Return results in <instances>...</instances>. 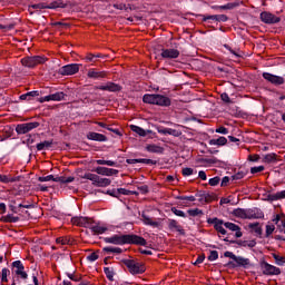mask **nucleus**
Segmentation results:
<instances>
[{
	"label": "nucleus",
	"mask_w": 285,
	"mask_h": 285,
	"mask_svg": "<svg viewBox=\"0 0 285 285\" xmlns=\"http://www.w3.org/2000/svg\"><path fill=\"white\" fill-rule=\"evenodd\" d=\"M104 243L114 244L115 246H126L127 244L135 246H148L146 238L137 234H115L110 237H105Z\"/></svg>",
	"instance_id": "f257e3e1"
},
{
	"label": "nucleus",
	"mask_w": 285,
	"mask_h": 285,
	"mask_svg": "<svg viewBox=\"0 0 285 285\" xmlns=\"http://www.w3.org/2000/svg\"><path fill=\"white\" fill-rule=\"evenodd\" d=\"M142 101L144 104L160 106L161 108H168L173 104L169 97L159 94H146L142 97Z\"/></svg>",
	"instance_id": "f03ea898"
},
{
	"label": "nucleus",
	"mask_w": 285,
	"mask_h": 285,
	"mask_svg": "<svg viewBox=\"0 0 285 285\" xmlns=\"http://www.w3.org/2000/svg\"><path fill=\"white\" fill-rule=\"evenodd\" d=\"M78 224L79 226H83L85 228H90V230L95 233V235H104V233L108 230V227L100 226L99 224L92 225L95 224V220L89 217H80L78 219Z\"/></svg>",
	"instance_id": "7ed1b4c3"
},
{
	"label": "nucleus",
	"mask_w": 285,
	"mask_h": 285,
	"mask_svg": "<svg viewBox=\"0 0 285 285\" xmlns=\"http://www.w3.org/2000/svg\"><path fill=\"white\" fill-rule=\"evenodd\" d=\"M81 179H89V181H92V186H96L97 188H106L112 184L110 178H101L99 175L91 173H86L81 176Z\"/></svg>",
	"instance_id": "20e7f679"
},
{
	"label": "nucleus",
	"mask_w": 285,
	"mask_h": 285,
	"mask_svg": "<svg viewBox=\"0 0 285 285\" xmlns=\"http://www.w3.org/2000/svg\"><path fill=\"white\" fill-rule=\"evenodd\" d=\"M121 263L126 266L131 275H142L146 273V266L132 259H122Z\"/></svg>",
	"instance_id": "39448f33"
},
{
	"label": "nucleus",
	"mask_w": 285,
	"mask_h": 285,
	"mask_svg": "<svg viewBox=\"0 0 285 285\" xmlns=\"http://www.w3.org/2000/svg\"><path fill=\"white\" fill-rule=\"evenodd\" d=\"M47 59L42 56H31V57H24L21 59V65L24 66V68H36V66H39L41 63H46Z\"/></svg>",
	"instance_id": "423d86ee"
},
{
	"label": "nucleus",
	"mask_w": 285,
	"mask_h": 285,
	"mask_svg": "<svg viewBox=\"0 0 285 285\" xmlns=\"http://www.w3.org/2000/svg\"><path fill=\"white\" fill-rule=\"evenodd\" d=\"M259 267L263 275H266L267 277H273V275H282V269H279V267H276L266 261H262L259 263Z\"/></svg>",
	"instance_id": "0eeeda50"
},
{
	"label": "nucleus",
	"mask_w": 285,
	"mask_h": 285,
	"mask_svg": "<svg viewBox=\"0 0 285 285\" xmlns=\"http://www.w3.org/2000/svg\"><path fill=\"white\" fill-rule=\"evenodd\" d=\"M227 266L232 268H245L248 269L253 267V263H250V258H245L244 256H236L235 261H229Z\"/></svg>",
	"instance_id": "6e6552de"
},
{
	"label": "nucleus",
	"mask_w": 285,
	"mask_h": 285,
	"mask_svg": "<svg viewBox=\"0 0 285 285\" xmlns=\"http://www.w3.org/2000/svg\"><path fill=\"white\" fill-rule=\"evenodd\" d=\"M41 124L39 121L23 122L16 126L17 135H28V132L39 128Z\"/></svg>",
	"instance_id": "1a4fd4ad"
},
{
	"label": "nucleus",
	"mask_w": 285,
	"mask_h": 285,
	"mask_svg": "<svg viewBox=\"0 0 285 285\" xmlns=\"http://www.w3.org/2000/svg\"><path fill=\"white\" fill-rule=\"evenodd\" d=\"M77 72H79V63H69V65L62 66L58 70V75H61L62 77L77 75Z\"/></svg>",
	"instance_id": "9d476101"
},
{
	"label": "nucleus",
	"mask_w": 285,
	"mask_h": 285,
	"mask_svg": "<svg viewBox=\"0 0 285 285\" xmlns=\"http://www.w3.org/2000/svg\"><path fill=\"white\" fill-rule=\"evenodd\" d=\"M95 90H104L106 92H121L122 87L119 83L108 81L106 85L95 86Z\"/></svg>",
	"instance_id": "9b49d317"
},
{
	"label": "nucleus",
	"mask_w": 285,
	"mask_h": 285,
	"mask_svg": "<svg viewBox=\"0 0 285 285\" xmlns=\"http://www.w3.org/2000/svg\"><path fill=\"white\" fill-rule=\"evenodd\" d=\"M261 21H263V23H266L267 26H274L275 23H279V21H282V18L268 11H263L261 12Z\"/></svg>",
	"instance_id": "f8f14e48"
},
{
	"label": "nucleus",
	"mask_w": 285,
	"mask_h": 285,
	"mask_svg": "<svg viewBox=\"0 0 285 285\" xmlns=\"http://www.w3.org/2000/svg\"><path fill=\"white\" fill-rule=\"evenodd\" d=\"M263 79H265V81H268L273 86H283V83L285 82L284 77L276 76L271 72H263Z\"/></svg>",
	"instance_id": "ddd939ff"
},
{
	"label": "nucleus",
	"mask_w": 285,
	"mask_h": 285,
	"mask_svg": "<svg viewBox=\"0 0 285 285\" xmlns=\"http://www.w3.org/2000/svg\"><path fill=\"white\" fill-rule=\"evenodd\" d=\"M203 18L204 22L213 23V21H217L218 23H226L228 21V16L226 14H213V16H204L199 14Z\"/></svg>",
	"instance_id": "4468645a"
},
{
	"label": "nucleus",
	"mask_w": 285,
	"mask_h": 285,
	"mask_svg": "<svg viewBox=\"0 0 285 285\" xmlns=\"http://www.w3.org/2000/svg\"><path fill=\"white\" fill-rule=\"evenodd\" d=\"M179 55L181 53L177 49H166V48L160 49L161 59H167V60L179 59Z\"/></svg>",
	"instance_id": "2eb2a0df"
},
{
	"label": "nucleus",
	"mask_w": 285,
	"mask_h": 285,
	"mask_svg": "<svg viewBox=\"0 0 285 285\" xmlns=\"http://www.w3.org/2000/svg\"><path fill=\"white\" fill-rule=\"evenodd\" d=\"M207 224H212L214 226V229L217 232V233H220V235H226V229L224 228V220L217 218V217H214V218H208L207 219Z\"/></svg>",
	"instance_id": "dca6fc26"
},
{
	"label": "nucleus",
	"mask_w": 285,
	"mask_h": 285,
	"mask_svg": "<svg viewBox=\"0 0 285 285\" xmlns=\"http://www.w3.org/2000/svg\"><path fill=\"white\" fill-rule=\"evenodd\" d=\"M92 173H96L97 175H102L104 177H112V175H119L118 169L101 166L94 168Z\"/></svg>",
	"instance_id": "f3484780"
},
{
	"label": "nucleus",
	"mask_w": 285,
	"mask_h": 285,
	"mask_svg": "<svg viewBox=\"0 0 285 285\" xmlns=\"http://www.w3.org/2000/svg\"><path fill=\"white\" fill-rule=\"evenodd\" d=\"M87 77L88 79H95V80L106 79V77H108V72L99 71L98 69L91 68L88 70Z\"/></svg>",
	"instance_id": "a211bd4d"
},
{
	"label": "nucleus",
	"mask_w": 285,
	"mask_h": 285,
	"mask_svg": "<svg viewBox=\"0 0 285 285\" xmlns=\"http://www.w3.org/2000/svg\"><path fill=\"white\" fill-rule=\"evenodd\" d=\"M224 226L228 230H232L233 233H235V237H237V238H239L244 235L242 233V227H239V225H236L235 223L227 222L224 224Z\"/></svg>",
	"instance_id": "6ab92c4d"
},
{
	"label": "nucleus",
	"mask_w": 285,
	"mask_h": 285,
	"mask_svg": "<svg viewBox=\"0 0 285 285\" xmlns=\"http://www.w3.org/2000/svg\"><path fill=\"white\" fill-rule=\"evenodd\" d=\"M87 139L90 141H108V137L104 134L90 131L87 134Z\"/></svg>",
	"instance_id": "aec40b11"
},
{
	"label": "nucleus",
	"mask_w": 285,
	"mask_h": 285,
	"mask_svg": "<svg viewBox=\"0 0 285 285\" xmlns=\"http://www.w3.org/2000/svg\"><path fill=\"white\" fill-rule=\"evenodd\" d=\"M168 228H169V230H177V233H179V235H186V230H184L181 225H179V223L175 219L168 220Z\"/></svg>",
	"instance_id": "412c9836"
},
{
	"label": "nucleus",
	"mask_w": 285,
	"mask_h": 285,
	"mask_svg": "<svg viewBox=\"0 0 285 285\" xmlns=\"http://www.w3.org/2000/svg\"><path fill=\"white\" fill-rule=\"evenodd\" d=\"M40 95H41V92L39 90L29 91L27 94L20 95L19 99L21 101H32V99H35V97H40Z\"/></svg>",
	"instance_id": "4be33fe9"
},
{
	"label": "nucleus",
	"mask_w": 285,
	"mask_h": 285,
	"mask_svg": "<svg viewBox=\"0 0 285 285\" xmlns=\"http://www.w3.org/2000/svg\"><path fill=\"white\" fill-rule=\"evenodd\" d=\"M52 144H55L53 139L45 140L42 142L37 144L36 148L38 151L50 150V148H52Z\"/></svg>",
	"instance_id": "5701e85b"
},
{
	"label": "nucleus",
	"mask_w": 285,
	"mask_h": 285,
	"mask_svg": "<svg viewBox=\"0 0 285 285\" xmlns=\"http://www.w3.org/2000/svg\"><path fill=\"white\" fill-rule=\"evenodd\" d=\"M146 151L155 153L156 155H164V147L151 144L146 146Z\"/></svg>",
	"instance_id": "b1692460"
},
{
	"label": "nucleus",
	"mask_w": 285,
	"mask_h": 285,
	"mask_svg": "<svg viewBox=\"0 0 285 285\" xmlns=\"http://www.w3.org/2000/svg\"><path fill=\"white\" fill-rule=\"evenodd\" d=\"M208 144L209 146H226L228 144V139L224 136H220L217 139H210Z\"/></svg>",
	"instance_id": "393cba45"
},
{
	"label": "nucleus",
	"mask_w": 285,
	"mask_h": 285,
	"mask_svg": "<svg viewBox=\"0 0 285 285\" xmlns=\"http://www.w3.org/2000/svg\"><path fill=\"white\" fill-rule=\"evenodd\" d=\"M142 222L145 226H153L154 228H159V222L153 220L148 215L141 214Z\"/></svg>",
	"instance_id": "a878e982"
},
{
	"label": "nucleus",
	"mask_w": 285,
	"mask_h": 285,
	"mask_svg": "<svg viewBox=\"0 0 285 285\" xmlns=\"http://www.w3.org/2000/svg\"><path fill=\"white\" fill-rule=\"evenodd\" d=\"M248 228H250L252 233H255L257 237H262L263 229L262 226H259V223H250Z\"/></svg>",
	"instance_id": "bb28decb"
},
{
	"label": "nucleus",
	"mask_w": 285,
	"mask_h": 285,
	"mask_svg": "<svg viewBox=\"0 0 285 285\" xmlns=\"http://www.w3.org/2000/svg\"><path fill=\"white\" fill-rule=\"evenodd\" d=\"M66 97H68V94L63 91L51 94L52 101H66Z\"/></svg>",
	"instance_id": "cd10ccee"
},
{
	"label": "nucleus",
	"mask_w": 285,
	"mask_h": 285,
	"mask_svg": "<svg viewBox=\"0 0 285 285\" xmlns=\"http://www.w3.org/2000/svg\"><path fill=\"white\" fill-rule=\"evenodd\" d=\"M11 271L12 273H17L19 271H26V266H23V263L21 261H14L11 263Z\"/></svg>",
	"instance_id": "c85d7f7f"
},
{
	"label": "nucleus",
	"mask_w": 285,
	"mask_h": 285,
	"mask_svg": "<svg viewBox=\"0 0 285 285\" xmlns=\"http://www.w3.org/2000/svg\"><path fill=\"white\" fill-rule=\"evenodd\" d=\"M14 181H19V177H10V176L0 174L1 184H14Z\"/></svg>",
	"instance_id": "c756f323"
},
{
	"label": "nucleus",
	"mask_w": 285,
	"mask_h": 285,
	"mask_svg": "<svg viewBox=\"0 0 285 285\" xmlns=\"http://www.w3.org/2000/svg\"><path fill=\"white\" fill-rule=\"evenodd\" d=\"M104 273L109 282H115V268L104 267Z\"/></svg>",
	"instance_id": "7c9ffc66"
},
{
	"label": "nucleus",
	"mask_w": 285,
	"mask_h": 285,
	"mask_svg": "<svg viewBox=\"0 0 285 285\" xmlns=\"http://www.w3.org/2000/svg\"><path fill=\"white\" fill-rule=\"evenodd\" d=\"M129 128L132 132H136V135H139V137H146V129H144L137 125H130Z\"/></svg>",
	"instance_id": "2f4dec72"
},
{
	"label": "nucleus",
	"mask_w": 285,
	"mask_h": 285,
	"mask_svg": "<svg viewBox=\"0 0 285 285\" xmlns=\"http://www.w3.org/2000/svg\"><path fill=\"white\" fill-rule=\"evenodd\" d=\"M2 222H4L6 224H17V222H19V216L8 214L7 216L2 217Z\"/></svg>",
	"instance_id": "473e14b6"
},
{
	"label": "nucleus",
	"mask_w": 285,
	"mask_h": 285,
	"mask_svg": "<svg viewBox=\"0 0 285 285\" xmlns=\"http://www.w3.org/2000/svg\"><path fill=\"white\" fill-rule=\"evenodd\" d=\"M277 161V155L276 154H267L263 158L264 164H275Z\"/></svg>",
	"instance_id": "72a5a7b5"
},
{
	"label": "nucleus",
	"mask_w": 285,
	"mask_h": 285,
	"mask_svg": "<svg viewBox=\"0 0 285 285\" xmlns=\"http://www.w3.org/2000/svg\"><path fill=\"white\" fill-rule=\"evenodd\" d=\"M104 253H114L116 255H121L124 253V249L121 247H104Z\"/></svg>",
	"instance_id": "f704fd0d"
},
{
	"label": "nucleus",
	"mask_w": 285,
	"mask_h": 285,
	"mask_svg": "<svg viewBox=\"0 0 285 285\" xmlns=\"http://www.w3.org/2000/svg\"><path fill=\"white\" fill-rule=\"evenodd\" d=\"M12 275H13V278H16L17 281H19V278L28 279V273L26 272V269L13 272Z\"/></svg>",
	"instance_id": "c9c22d12"
},
{
	"label": "nucleus",
	"mask_w": 285,
	"mask_h": 285,
	"mask_svg": "<svg viewBox=\"0 0 285 285\" xmlns=\"http://www.w3.org/2000/svg\"><path fill=\"white\" fill-rule=\"evenodd\" d=\"M234 217H239L240 219H246V209L236 208L233 210Z\"/></svg>",
	"instance_id": "e433bc0d"
},
{
	"label": "nucleus",
	"mask_w": 285,
	"mask_h": 285,
	"mask_svg": "<svg viewBox=\"0 0 285 285\" xmlns=\"http://www.w3.org/2000/svg\"><path fill=\"white\" fill-rule=\"evenodd\" d=\"M187 214L189 215V217H199L204 215V210L199 208H194V209H188Z\"/></svg>",
	"instance_id": "4c0bfd02"
},
{
	"label": "nucleus",
	"mask_w": 285,
	"mask_h": 285,
	"mask_svg": "<svg viewBox=\"0 0 285 285\" xmlns=\"http://www.w3.org/2000/svg\"><path fill=\"white\" fill-rule=\"evenodd\" d=\"M101 55L98 53V55H95V53H88L86 57H85V61L87 63H90V62H95L97 61V59H100Z\"/></svg>",
	"instance_id": "58836bf2"
},
{
	"label": "nucleus",
	"mask_w": 285,
	"mask_h": 285,
	"mask_svg": "<svg viewBox=\"0 0 285 285\" xmlns=\"http://www.w3.org/2000/svg\"><path fill=\"white\" fill-rule=\"evenodd\" d=\"M272 257L275 259V264L277 266H284V264H285V257L284 256H279V254H272Z\"/></svg>",
	"instance_id": "ea45409f"
},
{
	"label": "nucleus",
	"mask_w": 285,
	"mask_h": 285,
	"mask_svg": "<svg viewBox=\"0 0 285 285\" xmlns=\"http://www.w3.org/2000/svg\"><path fill=\"white\" fill-rule=\"evenodd\" d=\"M181 173H183V177H190V175H197V170L190 167L183 168Z\"/></svg>",
	"instance_id": "a19ab883"
},
{
	"label": "nucleus",
	"mask_w": 285,
	"mask_h": 285,
	"mask_svg": "<svg viewBox=\"0 0 285 285\" xmlns=\"http://www.w3.org/2000/svg\"><path fill=\"white\" fill-rule=\"evenodd\" d=\"M196 197H200L199 202H205L206 204L213 202V196H210L208 193H204L203 195L196 194Z\"/></svg>",
	"instance_id": "79ce46f5"
},
{
	"label": "nucleus",
	"mask_w": 285,
	"mask_h": 285,
	"mask_svg": "<svg viewBox=\"0 0 285 285\" xmlns=\"http://www.w3.org/2000/svg\"><path fill=\"white\" fill-rule=\"evenodd\" d=\"M138 164H146L147 166H157V160L148 158H138Z\"/></svg>",
	"instance_id": "37998d69"
},
{
	"label": "nucleus",
	"mask_w": 285,
	"mask_h": 285,
	"mask_svg": "<svg viewBox=\"0 0 285 285\" xmlns=\"http://www.w3.org/2000/svg\"><path fill=\"white\" fill-rule=\"evenodd\" d=\"M248 175V171H244V170H239L238 173H236L235 175L232 176V179L235 181L239 180V179H244L245 176Z\"/></svg>",
	"instance_id": "c03bdc74"
},
{
	"label": "nucleus",
	"mask_w": 285,
	"mask_h": 285,
	"mask_svg": "<svg viewBox=\"0 0 285 285\" xmlns=\"http://www.w3.org/2000/svg\"><path fill=\"white\" fill-rule=\"evenodd\" d=\"M282 222V217L279 216V214H277L274 219L273 223L277 226L279 233H284L285 234V229L282 228V225H279Z\"/></svg>",
	"instance_id": "a18cd8bd"
},
{
	"label": "nucleus",
	"mask_w": 285,
	"mask_h": 285,
	"mask_svg": "<svg viewBox=\"0 0 285 285\" xmlns=\"http://www.w3.org/2000/svg\"><path fill=\"white\" fill-rule=\"evenodd\" d=\"M30 8H32V10H48V4H46L45 2H40L31 4Z\"/></svg>",
	"instance_id": "49530a36"
},
{
	"label": "nucleus",
	"mask_w": 285,
	"mask_h": 285,
	"mask_svg": "<svg viewBox=\"0 0 285 285\" xmlns=\"http://www.w3.org/2000/svg\"><path fill=\"white\" fill-rule=\"evenodd\" d=\"M207 259L208 262H216V259H219V253L217 250H210Z\"/></svg>",
	"instance_id": "de8ad7c7"
},
{
	"label": "nucleus",
	"mask_w": 285,
	"mask_h": 285,
	"mask_svg": "<svg viewBox=\"0 0 285 285\" xmlns=\"http://www.w3.org/2000/svg\"><path fill=\"white\" fill-rule=\"evenodd\" d=\"M137 189L139 190L140 195H148L150 193L148 185L138 186Z\"/></svg>",
	"instance_id": "09e8293b"
},
{
	"label": "nucleus",
	"mask_w": 285,
	"mask_h": 285,
	"mask_svg": "<svg viewBox=\"0 0 285 285\" xmlns=\"http://www.w3.org/2000/svg\"><path fill=\"white\" fill-rule=\"evenodd\" d=\"M176 199H179L180 202H197L195 196H177Z\"/></svg>",
	"instance_id": "8fccbe9b"
},
{
	"label": "nucleus",
	"mask_w": 285,
	"mask_h": 285,
	"mask_svg": "<svg viewBox=\"0 0 285 285\" xmlns=\"http://www.w3.org/2000/svg\"><path fill=\"white\" fill-rule=\"evenodd\" d=\"M8 275H10V269L7 267L2 268L1 271V282H8Z\"/></svg>",
	"instance_id": "3c124183"
},
{
	"label": "nucleus",
	"mask_w": 285,
	"mask_h": 285,
	"mask_svg": "<svg viewBox=\"0 0 285 285\" xmlns=\"http://www.w3.org/2000/svg\"><path fill=\"white\" fill-rule=\"evenodd\" d=\"M264 218V212L262 209L254 207V219H262Z\"/></svg>",
	"instance_id": "603ef678"
},
{
	"label": "nucleus",
	"mask_w": 285,
	"mask_h": 285,
	"mask_svg": "<svg viewBox=\"0 0 285 285\" xmlns=\"http://www.w3.org/2000/svg\"><path fill=\"white\" fill-rule=\"evenodd\" d=\"M171 213H174V215H176L177 217L186 218V213H184V210L181 209H177V207H171Z\"/></svg>",
	"instance_id": "864d4df0"
},
{
	"label": "nucleus",
	"mask_w": 285,
	"mask_h": 285,
	"mask_svg": "<svg viewBox=\"0 0 285 285\" xmlns=\"http://www.w3.org/2000/svg\"><path fill=\"white\" fill-rule=\"evenodd\" d=\"M246 219H255V208L245 209Z\"/></svg>",
	"instance_id": "5fc2aeb1"
},
{
	"label": "nucleus",
	"mask_w": 285,
	"mask_h": 285,
	"mask_svg": "<svg viewBox=\"0 0 285 285\" xmlns=\"http://www.w3.org/2000/svg\"><path fill=\"white\" fill-rule=\"evenodd\" d=\"M57 244H61V246H66L68 244H70V239L68 237H58L56 239Z\"/></svg>",
	"instance_id": "6e6d98bb"
},
{
	"label": "nucleus",
	"mask_w": 285,
	"mask_h": 285,
	"mask_svg": "<svg viewBox=\"0 0 285 285\" xmlns=\"http://www.w3.org/2000/svg\"><path fill=\"white\" fill-rule=\"evenodd\" d=\"M264 170H265L264 166L252 167L250 168V174L252 175H257V173H264Z\"/></svg>",
	"instance_id": "4d7b16f0"
},
{
	"label": "nucleus",
	"mask_w": 285,
	"mask_h": 285,
	"mask_svg": "<svg viewBox=\"0 0 285 285\" xmlns=\"http://www.w3.org/2000/svg\"><path fill=\"white\" fill-rule=\"evenodd\" d=\"M272 233H275V225H266L265 236L271 237Z\"/></svg>",
	"instance_id": "13d9d810"
},
{
	"label": "nucleus",
	"mask_w": 285,
	"mask_h": 285,
	"mask_svg": "<svg viewBox=\"0 0 285 285\" xmlns=\"http://www.w3.org/2000/svg\"><path fill=\"white\" fill-rule=\"evenodd\" d=\"M38 181H55V175H48V176H40L38 178Z\"/></svg>",
	"instance_id": "bf43d9fd"
},
{
	"label": "nucleus",
	"mask_w": 285,
	"mask_h": 285,
	"mask_svg": "<svg viewBox=\"0 0 285 285\" xmlns=\"http://www.w3.org/2000/svg\"><path fill=\"white\" fill-rule=\"evenodd\" d=\"M220 99H222V101H224V104H233L230 96H228L226 92L220 95Z\"/></svg>",
	"instance_id": "052dcab7"
},
{
	"label": "nucleus",
	"mask_w": 285,
	"mask_h": 285,
	"mask_svg": "<svg viewBox=\"0 0 285 285\" xmlns=\"http://www.w3.org/2000/svg\"><path fill=\"white\" fill-rule=\"evenodd\" d=\"M215 132H218V135H228V128L220 126L216 128Z\"/></svg>",
	"instance_id": "680f3d73"
},
{
	"label": "nucleus",
	"mask_w": 285,
	"mask_h": 285,
	"mask_svg": "<svg viewBox=\"0 0 285 285\" xmlns=\"http://www.w3.org/2000/svg\"><path fill=\"white\" fill-rule=\"evenodd\" d=\"M219 181H220L219 176H216V177H214V178H210L209 181H208V184H209V186H218V185H219Z\"/></svg>",
	"instance_id": "e2e57ef3"
},
{
	"label": "nucleus",
	"mask_w": 285,
	"mask_h": 285,
	"mask_svg": "<svg viewBox=\"0 0 285 285\" xmlns=\"http://www.w3.org/2000/svg\"><path fill=\"white\" fill-rule=\"evenodd\" d=\"M0 30H14V23H9V24H0Z\"/></svg>",
	"instance_id": "0e129e2a"
},
{
	"label": "nucleus",
	"mask_w": 285,
	"mask_h": 285,
	"mask_svg": "<svg viewBox=\"0 0 285 285\" xmlns=\"http://www.w3.org/2000/svg\"><path fill=\"white\" fill-rule=\"evenodd\" d=\"M239 7V2H229L227 4H225V10H233L234 8Z\"/></svg>",
	"instance_id": "69168bd1"
},
{
	"label": "nucleus",
	"mask_w": 285,
	"mask_h": 285,
	"mask_svg": "<svg viewBox=\"0 0 285 285\" xmlns=\"http://www.w3.org/2000/svg\"><path fill=\"white\" fill-rule=\"evenodd\" d=\"M13 204H17V200H11V204L9 205V208H10L11 212L17 214V213H19L20 207L14 206Z\"/></svg>",
	"instance_id": "338daca9"
},
{
	"label": "nucleus",
	"mask_w": 285,
	"mask_h": 285,
	"mask_svg": "<svg viewBox=\"0 0 285 285\" xmlns=\"http://www.w3.org/2000/svg\"><path fill=\"white\" fill-rule=\"evenodd\" d=\"M276 197V202H279V199H285V190L282 191H277L276 194H274Z\"/></svg>",
	"instance_id": "774afa93"
}]
</instances>
